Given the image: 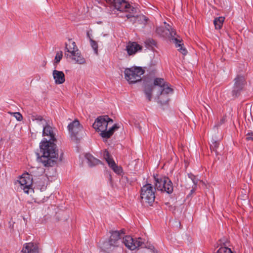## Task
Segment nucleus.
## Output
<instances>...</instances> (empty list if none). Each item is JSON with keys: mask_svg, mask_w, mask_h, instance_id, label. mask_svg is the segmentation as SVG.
Returning a JSON list of instances; mask_svg holds the SVG:
<instances>
[{"mask_svg": "<svg viewBox=\"0 0 253 253\" xmlns=\"http://www.w3.org/2000/svg\"><path fill=\"white\" fill-rule=\"evenodd\" d=\"M111 236L109 240L110 246H117L120 242L121 234L124 233L122 230L120 231H111L110 232Z\"/></svg>", "mask_w": 253, "mask_h": 253, "instance_id": "nucleus-14", "label": "nucleus"}, {"mask_svg": "<svg viewBox=\"0 0 253 253\" xmlns=\"http://www.w3.org/2000/svg\"><path fill=\"white\" fill-rule=\"evenodd\" d=\"M85 158L90 167H93L101 163L100 160L96 159L90 154H86L85 155Z\"/></svg>", "mask_w": 253, "mask_h": 253, "instance_id": "nucleus-20", "label": "nucleus"}, {"mask_svg": "<svg viewBox=\"0 0 253 253\" xmlns=\"http://www.w3.org/2000/svg\"><path fill=\"white\" fill-rule=\"evenodd\" d=\"M39 252L38 245L33 242L24 244L21 250L22 253H39Z\"/></svg>", "mask_w": 253, "mask_h": 253, "instance_id": "nucleus-16", "label": "nucleus"}, {"mask_svg": "<svg viewBox=\"0 0 253 253\" xmlns=\"http://www.w3.org/2000/svg\"><path fill=\"white\" fill-rule=\"evenodd\" d=\"M144 70L140 67H132L125 70V77L130 84H135L141 80V76Z\"/></svg>", "mask_w": 253, "mask_h": 253, "instance_id": "nucleus-5", "label": "nucleus"}, {"mask_svg": "<svg viewBox=\"0 0 253 253\" xmlns=\"http://www.w3.org/2000/svg\"><path fill=\"white\" fill-rule=\"evenodd\" d=\"M123 242L126 247L131 250H134L139 247H146L143 239L141 238L134 239L130 236H126L123 238Z\"/></svg>", "mask_w": 253, "mask_h": 253, "instance_id": "nucleus-9", "label": "nucleus"}, {"mask_svg": "<svg viewBox=\"0 0 253 253\" xmlns=\"http://www.w3.org/2000/svg\"><path fill=\"white\" fill-rule=\"evenodd\" d=\"M163 28H158L157 29V32L159 34H162Z\"/></svg>", "mask_w": 253, "mask_h": 253, "instance_id": "nucleus-29", "label": "nucleus"}, {"mask_svg": "<svg viewBox=\"0 0 253 253\" xmlns=\"http://www.w3.org/2000/svg\"><path fill=\"white\" fill-rule=\"evenodd\" d=\"M9 113L13 115L18 121H21L23 119L22 115L19 112H9Z\"/></svg>", "mask_w": 253, "mask_h": 253, "instance_id": "nucleus-27", "label": "nucleus"}, {"mask_svg": "<svg viewBox=\"0 0 253 253\" xmlns=\"http://www.w3.org/2000/svg\"><path fill=\"white\" fill-rule=\"evenodd\" d=\"M79 49L76 45V42L71 40H69L65 44V51L70 53L71 55L75 53Z\"/></svg>", "mask_w": 253, "mask_h": 253, "instance_id": "nucleus-18", "label": "nucleus"}, {"mask_svg": "<svg viewBox=\"0 0 253 253\" xmlns=\"http://www.w3.org/2000/svg\"><path fill=\"white\" fill-rule=\"evenodd\" d=\"M197 187H195V186H193L192 189L191 190L190 193L192 194L195 192Z\"/></svg>", "mask_w": 253, "mask_h": 253, "instance_id": "nucleus-30", "label": "nucleus"}, {"mask_svg": "<svg viewBox=\"0 0 253 253\" xmlns=\"http://www.w3.org/2000/svg\"><path fill=\"white\" fill-rule=\"evenodd\" d=\"M62 57H63L62 52V51L57 52L56 54V56L55 57L54 63L55 64L58 63L60 62V61L61 60V59H62Z\"/></svg>", "mask_w": 253, "mask_h": 253, "instance_id": "nucleus-26", "label": "nucleus"}, {"mask_svg": "<svg viewBox=\"0 0 253 253\" xmlns=\"http://www.w3.org/2000/svg\"><path fill=\"white\" fill-rule=\"evenodd\" d=\"M31 119L42 126L46 124V120L44 119L42 116L37 114H33L31 117Z\"/></svg>", "mask_w": 253, "mask_h": 253, "instance_id": "nucleus-21", "label": "nucleus"}, {"mask_svg": "<svg viewBox=\"0 0 253 253\" xmlns=\"http://www.w3.org/2000/svg\"><path fill=\"white\" fill-rule=\"evenodd\" d=\"M18 181L20 184L21 188L23 190L25 193L28 194L30 190H32V180L28 173L21 176Z\"/></svg>", "mask_w": 253, "mask_h": 253, "instance_id": "nucleus-12", "label": "nucleus"}, {"mask_svg": "<svg viewBox=\"0 0 253 253\" xmlns=\"http://www.w3.org/2000/svg\"><path fill=\"white\" fill-rule=\"evenodd\" d=\"M235 83L232 90V95L237 97L243 89L245 84V79L242 76L238 75L234 80Z\"/></svg>", "mask_w": 253, "mask_h": 253, "instance_id": "nucleus-13", "label": "nucleus"}, {"mask_svg": "<svg viewBox=\"0 0 253 253\" xmlns=\"http://www.w3.org/2000/svg\"><path fill=\"white\" fill-rule=\"evenodd\" d=\"M68 128L71 137L76 140L80 139L83 133V127L79 121L75 120L68 126Z\"/></svg>", "mask_w": 253, "mask_h": 253, "instance_id": "nucleus-8", "label": "nucleus"}, {"mask_svg": "<svg viewBox=\"0 0 253 253\" xmlns=\"http://www.w3.org/2000/svg\"><path fill=\"white\" fill-rule=\"evenodd\" d=\"M224 17H218L215 18L213 21V23L216 29H220L224 21Z\"/></svg>", "mask_w": 253, "mask_h": 253, "instance_id": "nucleus-22", "label": "nucleus"}, {"mask_svg": "<svg viewBox=\"0 0 253 253\" xmlns=\"http://www.w3.org/2000/svg\"><path fill=\"white\" fill-rule=\"evenodd\" d=\"M42 135L49 137L47 140L43 138L40 144L41 156L38 154V159L45 167L53 166L58 158V150L54 141L56 140L53 128L47 123L42 126Z\"/></svg>", "mask_w": 253, "mask_h": 253, "instance_id": "nucleus-1", "label": "nucleus"}, {"mask_svg": "<svg viewBox=\"0 0 253 253\" xmlns=\"http://www.w3.org/2000/svg\"><path fill=\"white\" fill-rule=\"evenodd\" d=\"M166 30L169 32L171 42L175 44L176 47L178 48V50L182 54L186 55L187 52V50L183 47V43H181L182 41L175 37L176 36L175 31L169 25L166 27Z\"/></svg>", "mask_w": 253, "mask_h": 253, "instance_id": "nucleus-11", "label": "nucleus"}, {"mask_svg": "<svg viewBox=\"0 0 253 253\" xmlns=\"http://www.w3.org/2000/svg\"><path fill=\"white\" fill-rule=\"evenodd\" d=\"M46 62L45 61H43V65H45L46 64Z\"/></svg>", "mask_w": 253, "mask_h": 253, "instance_id": "nucleus-31", "label": "nucleus"}, {"mask_svg": "<svg viewBox=\"0 0 253 253\" xmlns=\"http://www.w3.org/2000/svg\"><path fill=\"white\" fill-rule=\"evenodd\" d=\"M90 45L92 47V49L94 50V53L96 54H98V44L97 42L93 40L92 39H90Z\"/></svg>", "mask_w": 253, "mask_h": 253, "instance_id": "nucleus-24", "label": "nucleus"}, {"mask_svg": "<svg viewBox=\"0 0 253 253\" xmlns=\"http://www.w3.org/2000/svg\"><path fill=\"white\" fill-rule=\"evenodd\" d=\"M188 176L192 181L194 184L193 186H195V187H197L198 183L199 181V179L197 177V176H196L191 173L188 174Z\"/></svg>", "mask_w": 253, "mask_h": 253, "instance_id": "nucleus-23", "label": "nucleus"}, {"mask_svg": "<svg viewBox=\"0 0 253 253\" xmlns=\"http://www.w3.org/2000/svg\"><path fill=\"white\" fill-rule=\"evenodd\" d=\"M54 82L56 84H63L65 81V75L62 71L54 70L52 73Z\"/></svg>", "mask_w": 253, "mask_h": 253, "instance_id": "nucleus-17", "label": "nucleus"}, {"mask_svg": "<svg viewBox=\"0 0 253 253\" xmlns=\"http://www.w3.org/2000/svg\"><path fill=\"white\" fill-rule=\"evenodd\" d=\"M217 253H233L230 249L225 247H220L218 251H217Z\"/></svg>", "mask_w": 253, "mask_h": 253, "instance_id": "nucleus-25", "label": "nucleus"}, {"mask_svg": "<svg viewBox=\"0 0 253 253\" xmlns=\"http://www.w3.org/2000/svg\"><path fill=\"white\" fill-rule=\"evenodd\" d=\"M141 198L143 202L151 205L155 200V189L151 184L143 185L141 189Z\"/></svg>", "mask_w": 253, "mask_h": 253, "instance_id": "nucleus-7", "label": "nucleus"}, {"mask_svg": "<svg viewBox=\"0 0 253 253\" xmlns=\"http://www.w3.org/2000/svg\"><path fill=\"white\" fill-rule=\"evenodd\" d=\"M71 56L72 59L75 61L76 63L83 64L85 63V59L82 56L79 50L71 55Z\"/></svg>", "mask_w": 253, "mask_h": 253, "instance_id": "nucleus-19", "label": "nucleus"}, {"mask_svg": "<svg viewBox=\"0 0 253 253\" xmlns=\"http://www.w3.org/2000/svg\"><path fill=\"white\" fill-rule=\"evenodd\" d=\"M142 46L136 42H129L126 46V50L129 55L135 54L138 51H141Z\"/></svg>", "mask_w": 253, "mask_h": 253, "instance_id": "nucleus-15", "label": "nucleus"}, {"mask_svg": "<svg viewBox=\"0 0 253 253\" xmlns=\"http://www.w3.org/2000/svg\"><path fill=\"white\" fill-rule=\"evenodd\" d=\"M107 2L110 3L111 6L118 11L122 12H127L129 14H126L127 18L135 17L134 14L136 9L130 6L126 0H105Z\"/></svg>", "mask_w": 253, "mask_h": 253, "instance_id": "nucleus-4", "label": "nucleus"}, {"mask_svg": "<svg viewBox=\"0 0 253 253\" xmlns=\"http://www.w3.org/2000/svg\"><path fill=\"white\" fill-rule=\"evenodd\" d=\"M112 124V119L108 116H103L98 117L95 120L92 126L96 131L100 132V135L102 138L108 139L119 127L117 124H114L109 127L108 130H107L108 126Z\"/></svg>", "mask_w": 253, "mask_h": 253, "instance_id": "nucleus-3", "label": "nucleus"}, {"mask_svg": "<svg viewBox=\"0 0 253 253\" xmlns=\"http://www.w3.org/2000/svg\"><path fill=\"white\" fill-rule=\"evenodd\" d=\"M102 155L107 163L109 167L113 170V171L118 174L121 175L123 171L122 168L118 166L115 162L112 157L110 155L109 152L107 150H104L102 153Z\"/></svg>", "mask_w": 253, "mask_h": 253, "instance_id": "nucleus-10", "label": "nucleus"}, {"mask_svg": "<svg viewBox=\"0 0 253 253\" xmlns=\"http://www.w3.org/2000/svg\"><path fill=\"white\" fill-rule=\"evenodd\" d=\"M218 146V143L216 142H212V144H211V147L212 148L213 150H214V149H216V147Z\"/></svg>", "mask_w": 253, "mask_h": 253, "instance_id": "nucleus-28", "label": "nucleus"}, {"mask_svg": "<svg viewBox=\"0 0 253 253\" xmlns=\"http://www.w3.org/2000/svg\"><path fill=\"white\" fill-rule=\"evenodd\" d=\"M155 189L168 194L173 191V184L171 180L166 176H155Z\"/></svg>", "mask_w": 253, "mask_h": 253, "instance_id": "nucleus-6", "label": "nucleus"}, {"mask_svg": "<svg viewBox=\"0 0 253 253\" xmlns=\"http://www.w3.org/2000/svg\"><path fill=\"white\" fill-rule=\"evenodd\" d=\"M155 86L159 87L158 100L161 104H166L169 100L168 95L172 93V89L169 87L163 79L156 78L154 81V85H146L144 93L149 101L152 98V92Z\"/></svg>", "mask_w": 253, "mask_h": 253, "instance_id": "nucleus-2", "label": "nucleus"}]
</instances>
